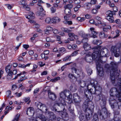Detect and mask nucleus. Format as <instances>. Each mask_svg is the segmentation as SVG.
<instances>
[{
    "instance_id": "obj_1",
    "label": "nucleus",
    "mask_w": 121,
    "mask_h": 121,
    "mask_svg": "<svg viewBox=\"0 0 121 121\" xmlns=\"http://www.w3.org/2000/svg\"><path fill=\"white\" fill-rule=\"evenodd\" d=\"M111 66L108 64H106L105 67L108 69L110 70L111 79L112 84L114 85L117 84V78L119 79V84L121 83V78L119 76V74L117 72V63L115 61L111 62L110 63Z\"/></svg>"
},
{
    "instance_id": "obj_2",
    "label": "nucleus",
    "mask_w": 121,
    "mask_h": 121,
    "mask_svg": "<svg viewBox=\"0 0 121 121\" xmlns=\"http://www.w3.org/2000/svg\"><path fill=\"white\" fill-rule=\"evenodd\" d=\"M101 97L102 98L100 101V104L103 108L101 111H99L98 112V114L100 119L103 120L109 117L110 113L107 112L106 109L104 108L105 107L106 104L105 98L104 96H101Z\"/></svg>"
},
{
    "instance_id": "obj_3",
    "label": "nucleus",
    "mask_w": 121,
    "mask_h": 121,
    "mask_svg": "<svg viewBox=\"0 0 121 121\" xmlns=\"http://www.w3.org/2000/svg\"><path fill=\"white\" fill-rule=\"evenodd\" d=\"M102 48V46H97L94 47L92 49L94 52L92 53V57L93 60L97 61V63H102L103 61L101 59V57L99 53V51Z\"/></svg>"
},
{
    "instance_id": "obj_4",
    "label": "nucleus",
    "mask_w": 121,
    "mask_h": 121,
    "mask_svg": "<svg viewBox=\"0 0 121 121\" xmlns=\"http://www.w3.org/2000/svg\"><path fill=\"white\" fill-rule=\"evenodd\" d=\"M88 100L87 99L84 103L82 105V109L83 111L85 113L86 117L88 119L90 114H92L91 110L90 108H88Z\"/></svg>"
},
{
    "instance_id": "obj_5",
    "label": "nucleus",
    "mask_w": 121,
    "mask_h": 121,
    "mask_svg": "<svg viewBox=\"0 0 121 121\" xmlns=\"http://www.w3.org/2000/svg\"><path fill=\"white\" fill-rule=\"evenodd\" d=\"M72 73H75L76 74L75 76L71 73L69 74L68 75V77L70 79L73 78L77 79V77L80 76V75L81 73L80 70L77 69L74 67L71 68Z\"/></svg>"
},
{
    "instance_id": "obj_6",
    "label": "nucleus",
    "mask_w": 121,
    "mask_h": 121,
    "mask_svg": "<svg viewBox=\"0 0 121 121\" xmlns=\"http://www.w3.org/2000/svg\"><path fill=\"white\" fill-rule=\"evenodd\" d=\"M90 83L91 85L92 86V87L90 89H89V86H87V89L89 91L91 95L92 94H94L95 93L96 88L95 86L96 85L95 83L96 84L97 83V82L93 80H91V81Z\"/></svg>"
},
{
    "instance_id": "obj_7",
    "label": "nucleus",
    "mask_w": 121,
    "mask_h": 121,
    "mask_svg": "<svg viewBox=\"0 0 121 121\" xmlns=\"http://www.w3.org/2000/svg\"><path fill=\"white\" fill-rule=\"evenodd\" d=\"M96 68L98 73V74L100 76H103L104 73L103 70V68L101 65V63H96Z\"/></svg>"
},
{
    "instance_id": "obj_8",
    "label": "nucleus",
    "mask_w": 121,
    "mask_h": 121,
    "mask_svg": "<svg viewBox=\"0 0 121 121\" xmlns=\"http://www.w3.org/2000/svg\"><path fill=\"white\" fill-rule=\"evenodd\" d=\"M73 98L75 105L77 106H79L81 101L80 96L77 94H74L73 95Z\"/></svg>"
},
{
    "instance_id": "obj_9",
    "label": "nucleus",
    "mask_w": 121,
    "mask_h": 121,
    "mask_svg": "<svg viewBox=\"0 0 121 121\" xmlns=\"http://www.w3.org/2000/svg\"><path fill=\"white\" fill-rule=\"evenodd\" d=\"M116 48L113 46H112L111 49V51L112 53H114L115 57H118L120 56V51L119 49Z\"/></svg>"
},
{
    "instance_id": "obj_10",
    "label": "nucleus",
    "mask_w": 121,
    "mask_h": 121,
    "mask_svg": "<svg viewBox=\"0 0 121 121\" xmlns=\"http://www.w3.org/2000/svg\"><path fill=\"white\" fill-rule=\"evenodd\" d=\"M108 50L105 48H102L101 49L100 52V56L102 57H107L108 55Z\"/></svg>"
},
{
    "instance_id": "obj_11",
    "label": "nucleus",
    "mask_w": 121,
    "mask_h": 121,
    "mask_svg": "<svg viewBox=\"0 0 121 121\" xmlns=\"http://www.w3.org/2000/svg\"><path fill=\"white\" fill-rule=\"evenodd\" d=\"M60 98L58 102L63 104L64 102V99L65 98L64 91H62L60 93Z\"/></svg>"
},
{
    "instance_id": "obj_12",
    "label": "nucleus",
    "mask_w": 121,
    "mask_h": 121,
    "mask_svg": "<svg viewBox=\"0 0 121 121\" xmlns=\"http://www.w3.org/2000/svg\"><path fill=\"white\" fill-rule=\"evenodd\" d=\"M48 97L51 99L54 100L56 99V97L55 94L53 92H52L50 90L48 91Z\"/></svg>"
},
{
    "instance_id": "obj_13",
    "label": "nucleus",
    "mask_w": 121,
    "mask_h": 121,
    "mask_svg": "<svg viewBox=\"0 0 121 121\" xmlns=\"http://www.w3.org/2000/svg\"><path fill=\"white\" fill-rule=\"evenodd\" d=\"M56 104L59 106H61V108H62V109L60 111H57V109H56V108L54 107L53 109V110L55 111H56L57 112H59V113H61H61L63 112L64 111L65 108H64V105H63L62 104L58 102Z\"/></svg>"
},
{
    "instance_id": "obj_14",
    "label": "nucleus",
    "mask_w": 121,
    "mask_h": 121,
    "mask_svg": "<svg viewBox=\"0 0 121 121\" xmlns=\"http://www.w3.org/2000/svg\"><path fill=\"white\" fill-rule=\"evenodd\" d=\"M34 111L32 107H30L28 108L26 111V114L29 116H32L33 115Z\"/></svg>"
},
{
    "instance_id": "obj_15",
    "label": "nucleus",
    "mask_w": 121,
    "mask_h": 121,
    "mask_svg": "<svg viewBox=\"0 0 121 121\" xmlns=\"http://www.w3.org/2000/svg\"><path fill=\"white\" fill-rule=\"evenodd\" d=\"M64 91L65 97H67L69 101H71L72 95L71 92L68 90H65Z\"/></svg>"
},
{
    "instance_id": "obj_16",
    "label": "nucleus",
    "mask_w": 121,
    "mask_h": 121,
    "mask_svg": "<svg viewBox=\"0 0 121 121\" xmlns=\"http://www.w3.org/2000/svg\"><path fill=\"white\" fill-rule=\"evenodd\" d=\"M48 116L50 119L52 120H55L56 117L55 115L52 112H49L48 113Z\"/></svg>"
},
{
    "instance_id": "obj_17",
    "label": "nucleus",
    "mask_w": 121,
    "mask_h": 121,
    "mask_svg": "<svg viewBox=\"0 0 121 121\" xmlns=\"http://www.w3.org/2000/svg\"><path fill=\"white\" fill-rule=\"evenodd\" d=\"M29 14V15L28 16L27 15L26 16V18L29 19H34L35 18V15L32 12H30Z\"/></svg>"
},
{
    "instance_id": "obj_18",
    "label": "nucleus",
    "mask_w": 121,
    "mask_h": 121,
    "mask_svg": "<svg viewBox=\"0 0 121 121\" xmlns=\"http://www.w3.org/2000/svg\"><path fill=\"white\" fill-rule=\"evenodd\" d=\"M52 23L54 24L58 23L60 21V19L58 17H54L52 18Z\"/></svg>"
},
{
    "instance_id": "obj_19",
    "label": "nucleus",
    "mask_w": 121,
    "mask_h": 121,
    "mask_svg": "<svg viewBox=\"0 0 121 121\" xmlns=\"http://www.w3.org/2000/svg\"><path fill=\"white\" fill-rule=\"evenodd\" d=\"M83 47L85 50L86 51H88L91 49V46L89 44L87 43H84L83 44Z\"/></svg>"
},
{
    "instance_id": "obj_20",
    "label": "nucleus",
    "mask_w": 121,
    "mask_h": 121,
    "mask_svg": "<svg viewBox=\"0 0 121 121\" xmlns=\"http://www.w3.org/2000/svg\"><path fill=\"white\" fill-rule=\"evenodd\" d=\"M85 59L86 61L88 62H90L92 61L93 60L92 57L89 55L86 56Z\"/></svg>"
},
{
    "instance_id": "obj_21",
    "label": "nucleus",
    "mask_w": 121,
    "mask_h": 121,
    "mask_svg": "<svg viewBox=\"0 0 121 121\" xmlns=\"http://www.w3.org/2000/svg\"><path fill=\"white\" fill-rule=\"evenodd\" d=\"M37 106L38 108L41 111L42 110L41 109L42 108H43L44 107L46 108L45 105L43 104L42 103L40 102H39L37 104Z\"/></svg>"
},
{
    "instance_id": "obj_22",
    "label": "nucleus",
    "mask_w": 121,
    "mask_h": 121,
    "mask_svg": "<svg viewBox=\"0 0 121 121\" xmlns=\"http://www.w3.org/2000/svg\"><path fill=\"white\" fill-rule=\"evenodd\" d=\"M106 16L113 17V14H115L114 12L111 11L109 10L107 11L106 13Z\"/></svg>"
},
{
    "instance_id": "obj_23",
    "label": "nucleus",
    "mask_w": 121,
    "mask_h": 121,
    "mask_svg": "<svg viewBox=\"0 0 121 121\" xmlns=\"http://www.w3.org/2000/svg\"><path fill=\"white\" fill-rule=\"evenodd\" d=\"M86 4V9L88 10H90L93 5L90 2H87Z\"/></svg>"
},
{
    "instance_id": "obj_24",
    "label": "nucleus",
    "mask_w": 121,
    "mask_h": 121,
    "mask_svg": "<svg viewBox=\"0 0 121 121\" xmlns=\"http://www.w3.org/2000/svg\"><path fill=\"white\" fill-rule=\"evenodd\" d=\"M70 89L71 91L73 92L77 90L76 85L74 84H72L70 86Z\"/></svg>"
},
{
    "instance_id": "obj_25",
    "label": "nucleus",
    "mask_w": 121,
    "mask_h": 121,
    "mask_svg": "<svg viewBox=\"0 0 121 121\" xmlns=\"http://www.w3.org/2000/svg\"><path fill=\"white\" fill-rule=\"evenodd\" d=\"M92 43L94 44H96L97 45H100L102 43V42L100 40L99 41L98 40H94Z\"/></svg>"
},
{
    "instance_id": "obj_26",
    "label": "nucleus",
    "mask_w": 121,
    "mask_h": 121,
    "mask_svg": "<svg viewBox=\"0 0 121 121\" xmlns=\"http://www.w3.org/2000/svg\"><path fill=\"white\" fill-rule=\"evenodd\" d=\"M106 19L108 20L111 23H112L114 21V17H113L106 16Z\"/></svg>"
},
{
    "instance_id": "obj_27",
    "label": "nucleus",
    "mask_w": 121,
    "mask_h": 121,
    "mask_svg": "<svg viewBox=\"0 0 121 121\" xmlns=\"http://www.w3.org/2000/svg\"><path fill=\"white\" fill-rule=\"evenodd\" d=\"M30 64H28L25 65L24 64L22 65L21 64H18V66L22 68H25L26 67L29 66Z\"/></svg>"
},
{
    "instance_id": "obj_28",
    "label": "nucleus",
    "mask_w": 121,
    "mask_h": 121,
    "mask_svg": "<svg viewBox=\"0 0 121 121\" xmlns=\"http://www.w3.org/2000/svg\"><path fill=\"white\" fill-rule=\"evenodd\" d=\"M89 92V90L88 91L86 90L84 91V93L85 96L88 99H89V96H90L91 98V95L90 92Z\"/></svg>"
},
{
    "instance_id": "obj_29",
    "label": "nucleus",
    "mask_w": 121,
    "mask_h": 121,
    "mask_svg": "<svg viewBox=\"0 0 121 121\" xmlns=\"http://www.w3.org/2000/svg\"><path fill=\"white\" fill-rule=\"evenodd\" d=\"M52 19L48 17L45 20V22L47 23L51 24L52 23Z\"/></svg>"
},
{
    "instance_id": "obj_30",
    "label": "nucleus",
    "mask_w": 121,
    "mask_h": 121,
    "mask_svg": "<svg viewBox=\"0 0 121 121\" xmlns=\"http://www.w3.org/2000/svg\"><path fill=\"white\" fill-rule=\"evenodd\" d=\"M11 67L9 65H8L5 68V70L7 73H10V72L11 71Z\"/></svg>"
},
{
    "instance_id": "obj_31",
    "label": "nucleus",
    "mask_w": 121,
    "mask_h": 121,
    "mask_svg": "<svg viewBox=\"0 0 121 121\" xmlns=\"http://www.w3.org/2000/svg\"><path fill=\"white\" fill-rule=\"evenodd\" d=\"M100 37L101 38H104L105 37H106L107 35H105L104 33L103 32H101L99 34Z\"/></svg>"
},
{
    "instance_id": "obj_32",
    "label": "nucleus",
    "mask_w": 121,
    "mask_h": 121,
    "mask_svg": "<svg viewBox=\"0 0 121 121\" xmlns=\"http://www.w3.org/2000/svg\"><path fill=\"white\" fill-rule=\"evenodd\" d=\"M71 56L70 55H67L63 59V61H68V60H71Z\"/></svg>"
},
{
    "instance_id": "obj_33",
    "label": "nucleus",
    "mask_w": 121,
    "mask_h": 121,
    "mask_svg": "<svg viewBox=\"0 0 121 121\" xmlns=\"http://www.w3.org/2000/svg\"><path fill=\"white\" fill-rule=\"evenodd\" d=\"M39 118L42 121H46L47 120L45 116L42 114H41Z\"/></svg>"
},
{
    "instance_id": "obj_34",
    "label": "nucleus",
    "mask_w": 121,
    "mask_h": 121,
    "mask_svg": "<svg viewBox=\"0 0 121 121\" xmlns=\"http://www.w3.org/2000/svg\"><path fill=\"white\" fill-rule=\"evenodd\" d=\"M65 9V13L66 15H69L70 13L71 10L67 8Z\"/></svg>"
},
{
    "instance_id": "obj_35",
    "label": "nucleus",
    "mask_w": 121,
    "mask_h": 121,
    "mask_svg": "<svg viewBox=\"0 0 121 121\" xmlns=\"http://www.w3.org/2000/svg\"><path fill=\"white\" fill-rule=\"evenodd\" d=\"M92 35V37L93 38H96L97 37V33L96 32L94 31H93L91 32Z\"/></svg>"
},
{
    "instance_id": "obj_36",
    "label": "nucleus",
    "mask_w": 121,
    "mask_h": 121,
    "mask_svg": "<svg viewBox=\"0 0 121 121\" xmlns=\"http://www.w3.org/2000/svg\"><path fill=\"white\" fill-rule=\"evenodd\" d=\"M73 6V5L71 4H69L65 5L64 7V8H67L68 9H72Z\"/></svg>"
},
{
    "instance_id": "obj_37",
    "label": "nucleus",
    "mask_w": 121,
    "mask_h": 121,
    "mask_svg": "<svg viewBox=\"0 0 121 121\" xmlns=\"http://www.w3.org/2000/svg\"><path fill=\"white\" fill-rule=\"evenodd\" d=\"M79 84L80 85V86L82 88L86 86V83L85 82L83 81H82Z\"/></svg>"
},
{
    "instance_id": "obj_38",
    "label": "nucleus",
    "mask_w": 121,
    "mask_h": 121,
    "mask_svg": "<svg viewBox=\"0 0 121 121\" xmlns=\"http://www.w3.org/2000/svg\"><path fill=\"white\" fill-rule=\"evenodd\" d=\"M96 20H97V22L98 24H101L102 22L101 21V18L97 16L95 17Z\"/></svg>"
},
{
    "instance_id": "obj_39",
    "label": "nucleus",
    "mask_w": 121,
    "mask_h": 121,
    "mask_svg": "<svg viewBox=\"0 0 121 121\" xmlns=\"http://www.w3.org/2000/svg\"><path fill=\"white\" fill-rule=\"evenodd\" d=\"M116 32L117 34L115 36L112 38H114L118 37L120 35V34L121 33L120 31L118 30H116Z\"/></svg>"
},
{
    "instance_id": "obj_40",
    "label": "nucleus",
    "mask_w": 121,
    "mask_h": 121,
    "mask_svg": "<svg viewBox=\"0 0 121 121\" xmlns=\"http://www.w3.org/2000/svg\"><path fill=\"white\" fill-rule=\"evenodd\" d=\"M98 115L96 114L94 115L93 116V118L92 121H98Z\"/></svg>"
},
{
    "instance_id": "obj_41",
    "label": "nucleus",
    "mask_w": 121,
    "mask_h": 121,
    "mask_svg": "<svg viewBox=\"0 0 121 121\" xmlns=\"http://www.w3.org/2000/svg\"><path fill=\"white\" fill-rule=\"evenodd\" d=\"M98 12V10L95 8H94L91 10V13L93 14H96Z\"/></svg>"
},
{
    "instance_id": "obj_42",
    "label": "nucleus",
    "mask_w": 121,
    "mask_h": 121,
    "mask_svg": "<svg viewBox=\"0 0 121 121\" xmlns=\"http://www.w3.org/2000/svg\"><path fill=\"white\" fill-rule=\"evenodd\" d=\"M90 36V35L89 34H84L82 35V37L83 38L87 39H88V38Z\"/></svg>"
},
{
    "instance_id": "obj_43",
    "label": "nucleus",
    "mask_w": 121,
    "mask_h": 121,
    "mask_svg": "<svg viewBox=\"0 0 121 121\" xmlns=\"http://www.w3.org/2000/svg\"><path fill=\"white\" fill-rule=\"evenodd\" d=\"M95 84L96 85V86H95L96 90L98 91H101V88L99 86H98L97 83L96 84V83H95Z\"/></svg>"
},
{
    "instance_id": "obj_44",
    "label": "nucleus",
    "mask_w": 121,
    "mask_h": 121,
    "mask_svg": "<svg viewBox=\"0 0 121 121\" xmlns=\"http://www.w3.org/2000/svg\"><path fill=\"white\" fill-rule=\"evenodd\" d=\"M8 74L7 76V79L8 80L11 79L12 78V76L11 74V73H8Z\"/></svg>"
},
{
    "instance_id": "obj_45",
    "label": "nucleus",
    "mask_w": 121,
    "mask_h": 121,
    "mask_svg": "<svg viewBox=\"0 0 121 121\" xmlns=\"http://www.w3.org/2000/svg\"><path fill=\"white\" fill-rule=\"evenodd\" d=\"M114 47H115L117 48H118L120 49L121 47V43L120 42H118Z\"/></svg>"
},
{
    "instance_id": "obj_46",
    "label": "nucleus",
    "mask_w": 121,
    "mask_h": 121,
    "mask_svg": "<svg viewBox=\"0 0 121 121\" xmlns=\"http://www.w3.org/2000/svg\"><path fill=\"white\" fill-rule=\"evenodd\" d=\"M81 7L80 5H78L76 6L74 8V10L75 12H77L79 9Z\"/></svg>"
},
{
    "instance_id": "obj_47",
    "label": "nucleus",
    "mask_w": 121,
    "mask_h": 121,
    "mask_svg": "<svg viewBox=\"0 0 121 121\" xmlns=\"http://www.w3.org/2000/svg\"><path fill=\"white\" fill-rule=\"evenodd\" d=\"M50 10L52 13H54L56 11V9L53 6L51 8Z\"/></svg>"
},
{
    "instance_id": "obj_48",
    "label": "nucleus",
    "mask_w": 121,
    "mask_h": 121,
    "mask_svg": "<svg viewBox=\"0 0 121 121\" xmlns=\"http://www.w3.org/2000/svg\"><path fill=\"white\" fill-rule=\"evenodd\" d=\"M87 73L88 75H90L92 73V70L91 69H86Z\"/></svg>"
},
{
    "instance_id": "obj_49",
    "label": "nucleus",
    "mask_w": 121,
    "mask_h": 121,
    "mask_svg": "<svg viewBox=\"0 0 121 121\" xmlns=\"http://www.w3.org/2000/svg\"><path fill=\"white\" fill-rule=\"evenodd\" d=\"M78 50H77L75 51L74 52H73L71 55V56H75L77 55L78 54Z\"/></svg>"
},
{
    "instance_id": "obj_50",
    "label": "nucleus",
    "mask_w": 121,
    "mask_h": 121,
    "mask_svg": "<svg viewBox=\"0 0 121 121\" xmlns=\"http://www.w3.org/2000/svg\"><path fill=\"white\" fill-rule=\"evenodd\" d=\"M20 116V114H18L14 118L15 120V121H17L18 120Z\"/></svg>"
},
{
    "instance_id": "obj_51",
    "label": "nucleus",
    "mask_w": 121,
    "mask_h": 121,
    "mask_svg": "<svg viewBox=\"0 0 121 121\" xmlns=\"http://www.w3.org/2000/svg\"><path fill=\"white\" fill-rule=\"evenodd\" d=\"M97 2V0H91L90 2L92 5L95 4Z\"/></svg>"
},
{
    "instance_id": "obj_52",
    "label": "nucleus",
    "mask_w": 121,
    "mask_h": 121,
    "mask_svg": "<svg viewBox=\"0 0 121 121\" xmlns=\"http://www.w3.org/2000/svg\"><path fill=\"white\" fill-rule=\"evenodd\" d=\"M114 119L115 121H120V119L119 117L116 115H114Z\"/></svg>"
},
{
    "instance_id": "obj_53",
    "label": "nucleus",
    "mask_w": 121,
    "mask_h": 121,
    "mask_svg": "<svg viewBox=\"0 0 121 121\" xmlns=\"http://www.w3.org/2000/svg\"><path fill=\"white\" fill-rule=\"evenodd\" d=\"M111 96L109 99V101L110 103H112V101H115V100L113 98V96Z\"/></svg>"
},
{
    "instance_id": "obj_54",
    "label": "nucleus",
    "mask_w": 121,
    "mask_h": 121,
    "mask_svg": "<svg viewBox=\"0 0 121 121\" xmlns=\"http://www.w3.org/2000/svg\"><path fill=\"white\" fill-rule=\"evenodd\" d=\"M60 77H57L53 79H52V81L54 82H55L56 81H57L58 80H60Z\"/></svg>"
},
{
    "instance_id": "obj_55",
    "label": "nucleus",
    "mask_w": 121,
    "mask_h": 121,
    "mask_svg": "<svg viewBox=\"0 0 121 121\" xmlns=\"http://www.w3.org/2000/svg\"><path fill=\"white\" fill-rule=\"evenodd\" d=\"M65 48H60L58 50L60 52L62 53L65 51Z\"/></svg>"
},
{
    "instance_id": "obj_56",
    "label": "nucleus",
    "mask_w": 121,
    "mask_h": 121,
    "mask_svg": "<svg viewBox=\"0 0 121 121\" xmlns=\"http://www.w3.org/2000/svg\"><path fill=\"white\" fill-rule=\"evenodd\" d=\"M11 92L10 90H8L6 92V95L8 97H9L11 95Z\"/></svg>"
},
{
    "instance_id": "obj_57",
    "label": "nucleus",
    "mask_w": 121,
    "mask_h": 121,
    "mask_svg": "<svg viewBox=\"0 0 121 121\" xmlns=\"http://www.w3.org/2000/svg\"><path fill=\"white\" fill-rule=\"evenodd\" d=\"M80 0H76L74 1L73 2L75 4H79L80 3Z\"/></svg>"
},
{
    "instance_id": "obj_58",
    "label": "nucleus",
    "mask_w": 121,
    "mask_h": 121,
    "mask_svg": "<svg viewBox=\"0 0 121 121\" xmlns=\"http://www.w3.org/2000/svg\"><path fill=\"white\" fill-rule=\"evenodd\" d=\"M38 13L39 15V16H43L45 15V14L44 13V12H39Z\"/></svg>"
},
{
    "instance_id": "obj_59",
    "label": "nucleus",
    "mask_w": 121,
    "mask_h": 121,
    "mask_svg": "<svg viewBox=\"0 0 121 121\" xmlns=\"http://www.w3.org/2000/svg\"><path fill=\"white\" fill-rule=\"evenodd\" d=\"M72 63V62H71L68 63L66 64L65 65H64V66H63L62 67V68H61L62 69H64V68H66L67 65H69Z\"/></svg>"
},
{
    "instance_id": "obj_60",
    "label": "nucleus",
    "mask_w": 121,
    "mask_h": 121,
    "mask_svg": "<svg viewBox=\"0 0 121 121\" xmlns=\"http://www.w3.org/2000/svg\"><path fill=\"white\" fill-rule=\"evenodd\" d=\"M10 73H11V74L12 75L13 74H15L17 73V70H13V72H12V71L10 72Z\"/></svg>"
},
{
    "instance_id": "obj_61",
    "label": "nucleus",
    "mask_w": 121,
    "mask_h": 121,
    "mask_svg": "<svg viewBox=\"0 0 121 121\" xmlns=\"http://www.w3.org/2000/svg\"><path fill=\"white\" fill-rule=\"evenodd\" d=\"M73 40V39L71 38H69L68 39L67 41L66 40L65 41V43H69V41H72Z\"/></svg>"
},
{
    "instance_id": "obj_62",
    "label": "nucleus",
    "mask_w": 121,
    "mask_h": 121,
    "mask_svg": "<svg viewBox=\"0 0 121 121\" xmlns=\"http://www.w3.org/2000/svg\"><path fill=\"white\" fill-rule=\"evenodd\" d=\"M88 41V39H87L83 38L82 40V42L84 43H87Z\"/></svg>"
},
{
    "instance_id": "obj_63",
    "label": "nucleus",
    "mask_w": 121,
    "mask_h": 121,
    "mask_svg": "<svg viewBox=\"0 0 121 121\" xmlns=\"http://www.w3.org/2000/svg\"><path fill=\"white\" fill-rule=\"evenodd\" d=\"M62 30L64 31L67 33H68L70 31V30H69L68 29L65 28H63Z\"/></svg>"
},
{
    "instance_id": "obj_64",
    "label": "nucleus",
    "mask_w": 121,
    "mask_h": 121,
    "mask_svg": "<svg viewBox=\"0 0 121 121\" xmlns=\"http://www.w3.org/2000/svg\"><path fill=\"white\" fill-rule=\"evenodd\" d=\"M113 9L114 11L115 12H117L118 10V8L116 6H114L113 7Z\"/></svg>"
}]
</instances>
